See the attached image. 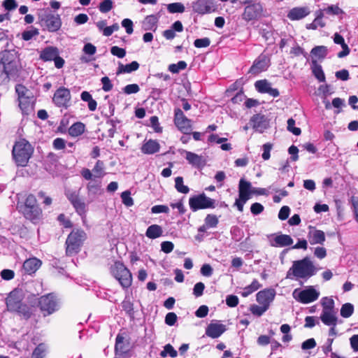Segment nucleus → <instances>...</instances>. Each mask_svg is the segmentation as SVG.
<instances>
[{
    "label": "nucleus",
    "instance_id": "1",
    "mask_svg": "<svg viewBox=\"0 0 358 358\" xmlns=\"http://www.w3.org/2000/svg\"><path fill=\"white\" fill-rule=\"evenodd\" d=\"M315 273V268L309 258L306 257L301 260L293 262L292 267L287 273V278L298 279L308 278Z\"/></svg>",
    "mask_w": 358,
    "mask_h": 358
},
{
    "label": "nucleus",
    "instance_id": "2",
    "mask_svg": "<svg viewBox=\"0 0 358 358\" xmlns=\"http://www.w3.org/2000/svg\"><path fill=\"white\" fill-rule=\"evenodd\" d=\"M13 157L18 166H25L33 153V148L25 139L17 141L13 148Z\"/></svg>",
    "mask_w": 358,
    "mask_h": 358
},
{
    "label": "nucleus",
    "instance_id": "3",
    "mask_svg": "<svg viewBox=\"0 0 358 358\" xmlns=\"http://www.w3.org/2000/svg\"><path fill=\"white\" fill-rule=\"evenodd\" d=\"M86 238L87 235L84 231L78 228L73 229L66 241V255L71 256L78 253Z\"/></svg>",
    "mask_w": 358,
    "mask_h": 358
},
{
    "label": "nucleus",
    "instance_id": "4",
    "mask_svg": "<svg viewBox=\"0 0 358 358\" xmlns=\"http://www.w3.org/2000/svg\"><path fill=\"white\" fill-rule=\"evenodd\" d=\"M3 71L8 77L16 75L19 69V58L15 50H5L0 53Z\"/></svg>",
    "mask_w": 358,
    "mask_h": 358
},
{
    "label": "nucleus",
    "instance_id": "5",
    "mask_svg": "<svg viewBox=\"0 0 358 358\" xmlns=\"http://www.w3.org/2000/svg\"><path fill=\"white\" fill-rule=\"evenodd\" d=\"M110 271L122 287L127 288L131 286L132 282L131 273L122 263L120 262H115L110 268Z\"/></svg>",
    "mask_w": 358,
    "mask_h": 358
},
{
    "label": "nucleus",
    "instance_id": "6",
    "mask_svg": "<svg viewBox=\"0 0 358 358\" xmlns=\"http://www.w3.org/2000/svg\"><path fill=\"white\" fill-rule=\"evenodd\" d=\"M292 296L296 301L307 304L316 301L320 296V292L314 287L308 286L304 289H295Z\"/></svg>",
    "mask_w": 358,
    "mask_h": 358
},
{
    "label": "nucleus",
    "instance_id": "7",
    "mask_svg": "<svg viewBox=\"0 0 358 358\" xmlns=\"http://www.w3.org/2000/svg\"><path fill=\"white\" fill-rule=\"evenodd\" d=\"M215 201L214 199L208 197L205 194H201L189 198V205L193 211L199 209L213 208Z\"/></svg>",
    "mask_w": 358,
    "mask_h": 358
},
{
    "label": "nucleus",
    "instance_id": "8",
    "mask_svg": "<svg viewBox=\"0 0 358 358\" xmlns=\"http://www.w3.org/2000/svg\"><path fill=\"white\" fill-rule=\"evenodd\" d=\"M238 199L236 200L235 205L241 212L243 210L244 204L250 199L251 183L244 179H241L238 185Z\"/></svg>",
    "mask_w": 358,
    "mask_h": 358
},
{
    "label": "nucleus",
    "instance_id": "9",
    "mask_svg": "<svg viewBox=\"0 0 358 358\" xmlns=\"http://www.w3.org/2000/svg\"><path fill=\"white\" fill-rule=\"evenodd\" d=\"M71 99L70 90L61 87L55 92L52 101L57 107L67 108L71 104Z\"/></svg>",
    "mask_w": 358,
    "mask_h": 358
},
{
    "label": "nucleus",
    "instance_id": "10",
    "mask_svg": "<svg viewBox=\"0 0 358 358\" xmlns=\"http://www.w3.org/2000/svg\"><path fill=\"white\" fill-rule=\"evenodd\" d=\"M192 10L199 15L210 13L216 10L215 0H196L192 3Z\"/></svg>",
    "mask_w": 358,
    "mask_h": 358
},
{
    "label": "nucleus",
    "instance_id": "11",
    "mask_svg": "<svg viewBox=\"0 0 358 358\" xmlns=\"http://www.w3.org/2000/svg\"><path fill=\"white\" fill-rule=\"evenodd\" d=\"M38 18L49 31H56L62 26V21L59 15L48 14L44 16L39 15Z\"/></svg>",
    "mask_w": 358,
    "mask_h": 358
},
{
    "label": "nucleus",
    "instance_id": "12",
    "mask_svg": "<svg viewBox=\"0 0 358 358\" xmlns=\"http://www.w3.org/2000/svg\"><path fill=\"white\" fill-rule=\"evenodd\" d=\"M263 13V6L260 3H252L247 6L243 13V19L246 21L259 18Z\"/></svg>",
    "mask_w": 358,
    "mask_h": 358
},
{
    "label": "nucleus",
    "instance_id": "13",
    "mask_svg": "<svg viewBox=\"0 0 358 358\" xmlns=\"http://www.w3.org/2000/svg\"><path fill=\"white\" fill-rule=\"evenodd\" d=\"M39 305L41 310L45 312L48 315L52 314L58 308V303L52 294L41 296L39 300Z\"/></svg>",
    "mask_w": 358,
    "mask_h": 358
},
{
    "label": "nucleus",
    "instance_id": "14",
    "mask_svg": "<svg viewBox=\"0 0 358 358\" xmlns=\"http://www.w3.org/2000/svg\"><path fill=\"white\" fill-rule=\"evenodd\" d=\"M174 121L177 127L184 134H188L191 131V120L185 116L180 108L175 110Z\"/></svg>",
    "mask_w": 358,
    "mask_h": 358
},
{
    "label": "nucleus",
    "instance_id": "15",
    "mask_svg": "<svg viewBox=\"0 0 358 358\" xmlns=\"http://www.w3.org/2000/svg\"><path fill=\"white\" fill-rule=\"evenodd\" d=\"M275 291L273 289H265L257 294V301L268 309L271 303L274 300Z\"/></svg>",
    "mask_w": 358,
    "mask_h": 358
},
{
    "label": "nucleus",
    "instance_id": "16",
    "mask_svg": "<svg viewBox=\"0 0 358 358\" xmlns=\"http://www.w3.org/2000/svg\"><path fill=\"white\" fill-rule=\"evenodd\" d=\"M269 66V59L266 55H261L254 62L249 72L252 74H258L267 69Z\"/></svg>",
    "mask_w": 358,
    "mask_h": 358
},
{
    "label": "nucleus",
    "instance_id": "17",
    "mask_svg": "<svg viewBox=\"0 0 358 358\" xmlns=\"http://www.w3.org/2000/svg\"><path fill=\"white\" fill-rule=\"evenodd\" d=\"M255 86L256 90L260 93H266L273 97H277L280 94L278 89L273 88L271 84L266 80L256 81Z\"/></svg>",
    "mask_w": 358,
    "mask_h": 358
},
{
    "label": "nucleus",
    "instance_id": "18",
    "mask_svg": "<svg viewBox=\"0 0 358 358\" xmlns=\"http://www.w3.org/2000/svg\"><path fill=\"white\" fill-rule=\"evenodd\" d=\"M226 331L224 324L219 322H212L206 328V334L212 338L220 337Z\"/></svg>",
    "mask_w": 358,
    "mask_h": 358
},
{
    "label": "nucleus",
    "instance_id": "19",
    "mask_svg": "<svg viewBox=\"0 0 358 358\" xmlns=\"http://www.w3.org/2000/svg\"><path fill=\"white\" fill-rule=\"evenodd\" d=\"M271 245L275 247H285L292 244V238L285 234H275L270 238Z\"/></svg>",
    "mask_w": 358,
    "mask_h": 358
},
{
    "label": "nucleus",
    "instance_id": "20",
    "mask_svg": "<svg viewBox=\"0 0 358 358\" xmlns=\"http://www.w3.org/2000/svg\"><path fill=\"white\" fill-rule=\"evenodd\" d=\"M308 238L311 245L322 244L325 241V235L322 231L310 227Z\"/></svg>",
    "mask_w": 358,
    "mask_h": 358
},
{
    "label": "nucleus",
    "instance_id": "21",
    "mask_svg": "<svg viewBox=\"0 0 358 358\" xmlns=\"http://www.w3.org/2000/svg\"><path fill=\"white\" fill-rule=\"evenodd\" d=\"M41 261L36 257L27 259L22 266V268L25 273H34L41 266Z\"/></svg>",
    "mask_w": 358,
    "mask_h": 358
},
{
    "label": "nucleus",
    "instance_id": "22",
    "mask_svg": "<svg viewBox=\"0 0 358 358\" xmlns=\"http://www.w3.org/2000/svg\"><path fill=\"white\" fill-rule=\"evenodd\" d=\"M20 211L27 220L31 222L38 220L42 216V210L40 207L21 209Z\"/></svg>",
    "mask_w": 358,
    "mask_h": 358
},
{
    "label": "nucleus",
    "instance_id": "23",
    "mask_svg": "<svg viewBox=\"0 0 358 358\" xmlns=\"http://www.w3.org/2000/svg\"><path fill=\"white\" fill-rule=\"evenodd\" d=\"M310 13V10L307 7H295L291 9L288 14L287 17L291 20H299Z\"/></svg>",
    "mask_w": 358,
    "mask_h": 358
},
{
    "label": "nucleus",
    "instance_id": "24",
    "mask_svg": "<svg viewBox=\"0 0 358 358\" xmlns=\"http://www.w3.org/2000/svg\"><path fill=\"white\" fill-rule=\"evenodd\" d=\"M185 158L190 164L197 168H202L206 164V161L203 156L192 152L187 151Z\"/></svg>",
    "mask_w": 358,
    "mask_h": 358
},
{
    "label": "nucleus",
    "instance_id": "25",
    "mask_svg": "<svg viewBox=\"0 0 358 358\" xmlns=\"http://www.w3.org/2000/svg\"><path fill=\"white\" fill-rule=\"evenodd\" d=\"M320 319L324 324L335 327L337 322L336 312V310L322 311Z\"/></svg>",
    "mask_w": 358,
    "mask_h": 358
},
{
    "label": "nucleus",
    "instance_id": "26",
    "mask_svg": "<svg viewBox=\"0 0 358 358\" xmlns=\"http://www.w3.org/2000/svg\"><path fill=\"white\" fill-rule=\"evenodd\" d=\"M159 148L158 142L150 139L143 144L141 151L144 154L152 155L158 152Z\"/></svg>",
    "mask_w": 358,
    "mask_h": 358
},
{
    "label": "nucleus",
    "instance_id": "27",
    "mask_svg": "<svg viewBox=\"0 0 358 358\" xmlns=\"http://www.w3.org/2000/svg\"><path fill=\"white\" fill-rule=\"evenodd\" d=\"M334 42L336 44L341 45V48L343 49L342 51H341L338 53V57L339 58H343L349 55L350 49H349L348 45L345 43V40L341 35H340L338 33H336L334 35Z\"/></svg>",
    "mask_w": 358,
    "mask_h": 358
},
{
    "label": "nucleus",
    "instance_id": "28",
    "mask_svg": "<svg viewBox=\"0 0 358 358\" xmlns=\"http://www.w3.org/2000/svg\"><path fill=\"white\" fill-rule=\"evenodd\" d=\"M59 55L58 49L55 47L50 46L45 48L40 55L41 59L43 61H52Z\"/></svg>",
    "mask_w": 358,
    "mask_h": 358
},
{
    "label": "nucleus",
    "instance_id": "29",
    "mask_svg": "<svg viewBox=\"0 0 358 358\" xmlns=\"http://www.w3.org/2000/svg\"><path fill=\"white\" fill-rule=\"evenodd\" d=\"M252 127L259 131H262L266 128V121L264 115L257 114L250 120Z\"/></svg>",
    "mask_w": 358,
    "mask_h": 358
},
{
    "label": "nucleus",
    "instance_id": "30",
    "mask_svg": "<svg viewBox=\"0 0 358 358\" xmlns=\"http://www.w3.org/2000/svg\"><path fill=\"white\" fill-rule=\"evenodd\" d=\"M138 68L139 64L136 61H134L131 63L126 65L120 63L117 71V74L119 75L122 73H129L132 71L138 70Z\"/></svg>",
    "mask_w": 358,
    "mask_h": 358
},
{
    "label": "nucleus",
    "instance_id": "31",
    "mask_svg": "<svg viewBox=\"0 0 358 358\" xmlns=\"http://www.w3.org/2000/svg\"><path fill=\"white\" fill-rule=\"evenodd\" d=\"M19 106L23 113L28 114L33 109L32 100L29 96L18 99Z\"/></svg>",
    "mask_w": 358,
    "mask_h": 358
},
{
    "label": "nucleus",
    "instance_id": "32",
    "mask_svg": "<svg viewBox=\"0 0 358 358\" xmlns=\"http://www.w3.org/2000/svg\"><path fill=\"white\" fill-rule=\"evenodd\" d=\"M311 69L313 71V73L320 82L325 81V76L324 71L322 69V66L317 64L316 59H312Z\"/></svg>",
    "mask_w": 358,
    "mask_h": 358
},
{
    "label": "nucleus",
    "instance_id": "33",
    "mask_svg": "<svg viewBox=\"0 0 358 358\" xmlns=\"http://www.w3.org/2000/svg\"><path fill=\"white\" fill-rule=\"evenodd\" d=\"M7 308L10 311H19L20 309V303L18 300L15 298V295L10 293L6 299Z\"/></svg>",
    "mask_w": 358,
    "mask_h": 358
},
{
    "label": "nucleus",
    "instance_id": "34",
    "mask_svg": "<svg viewBox=\"0 0 358 358\" xmlns=\"http://www.w3.org/2000/svg\"><path fill=\"white\" fill-rule=\"evenodd\" d=\"M310 53L313 57L312 59H322L327 55V48L324 45L316 46L312 49Z\"/></svg>",
    "mask_w": 358,
    "mask_h": 358
},
{
    "label": "nucleus",
    "instance_id": "35",
    "mask_svg": "<svg viewBox=\"0 0 358 358\" xmlns=\"http://www.w3.org/2000/svg\"><path fill=\"white\" fill-rule=\"evenodd\" d=\"M85 126L82 122H76L72 124L69 129L70 136L76 137L83 134L85 131Z\"/></svg>",
    "mask_w": 358,
    "mask_h": 358
},
{
    "label": "nucleus",
    "instance_id": "36",
    "mask_svg": "<svg viewBox=\"0 0 358 358\" xmlns=\"http://www.w3.org/2000/svg\"><path fill=\"white\" fill-rule=\"evenodd\" d=\"M145 234L150 238H157L162 236V229L159 225H150L148 228Z\"/></svg>",
    "mask_w": 358,
    "mask_h": 358
},
{
    "label": "nucleus",
    "instance_id": "37",
    "mask_svg": "<svg viewBox=\"0 0 358 358\" xmlns=\"http://www.w3.org/2000/svg\"><path fill=\"white\" fill-rule=\"evenodd\" d=\"M260 287L261 284L258 282V280H254L250 285L243 288V290L241 292V295L243 297H247Z\"/></svg>",
    "mask_w": 358,
    "mask_h": 358
},
{
    "label": "nucleus",
    "instance_id": "38",
    "mask_svg": "<svg viewBox=\"0 0 358 358\" xmlns=\"http://www.w3.org/2000/svg\"><path fill=\"white\" fill-rule=\"evenodd\" d=\"M95 178H102L105 176V164L103 161L98 160L92 169Z\"/></svg>",
    "mask_w": 358,
    "mask_h": 358
},
{
    "label": "nucleus",
    "instance_id": "39",
    "mask_svg": "<svg viewBox=\"0 0 358 358\" xmlns=\"http://www.w3.org/2000/svg\"><path fill=\"white\" fill-rule=\"evenodd\" d=\"M87 189L89 196H95L101 194V185L96 182H88L87 185Z\"/></svg>",
    "mask_w": 358,
    "mask_h": 358
},
{
    "label": "nucleus",
    "instance_id": "40",
    "mask_svg": "<svg viewBox=\"0 0 358 358\" xmlns=\"http://www.w3.org/2000/svg\"><path fill=\"white\" fill-rule=\"evenodd\" d=\"M127 348L124 344V338L123 336L118 334L116 338L115 351L118 355L124 354L127 352Z\"/></svg>",
    "mask_w": 358,
    "mask_h": 358
},
{
    "label": "nucleus",
    "instance_id": "41",
    "mask_svg": "<svg viewBox=\"0 0 358 358\" xmlns=\"http://www.w3.org/2000/svg\"><path fill=\"white\" fill-rule=\"evenodd\" d=\"M34 207H39L37 204V201L36 197L33 194H29L25 199L24 203L20 206V210L24 208H33Z\"/></svg>",
    "mask_w": 358,
    "mask_h": 358
},
{
    "label": "nucleus",
    "instance_id": "42",
    "mask_svg": "<svg viewBox=\"0 0 358 358\" xmlns=\"http://www.w3.org/2000/svg\"><path fill=\"white\" fill-rule=\"evenodd\" d=\"M157 18L152 15L147 16L143 21V27L145 30H150L156 27Z\"/></svg>",
    "mask_w": 358,
    "mask_h": 358
},
{
    "label": "nucleus",
    "instance_id": "43",
    "mask_svg": "<svg viewBox=\"0 0 358 358\" xmlns=\"http://www.w3.org/2000/svg\"><path fill=\"white\" fill-rule=\"evenodd\" d=\"M321 304L322 306V311L335 310L334 301L331 297H323L321 299Z\"/></svg>",
    "mask_w": 358,
    "mask_h": 358
},
{
    "label": "nucleus",
    "instance_id": "44",
    "mask_svg": "<svg viewBox=\"0 0 358 358\" xmlns=\"http://www.w3.org/2000/svg\"><path fill=\"white\" fill-rule=\"evenodd\" d=\"M167 10L171 13H182L185 11V6L180 2L169 3L167 6Z\"/></svg>",
    "mask_w": 358,
    "mask_h": 358
},
{
    "label": "nucleus",
    "instance_id": "45",
    "mask_svg": "<svg viewBox=\"0 0 358 358\" xmlns=\"http://www.w3.org/2000/svg\"><path fill=\"white\" fill-rule=\"evenodd\" d=\"M354 312V306L350 303L343 304L341 308V315L343 317H350Z\"/></svg>",
    "mask_w": 358,
    "mask_h": 358
},
{
    "label": "nucleus",
    "instance_id": "46",
    "mask_svg": "<svg viewBox=\"0 0 358 358\" xmlns=\"http://www.w3.org/2000/svg\"><path fill=\"white\" fill-rule=\"evenodd\" d=\"M46 350L45 345L39 344L34 350L31 358H43L45 356Z\"/></svg>",
    "mask_w": 358,
    "mask_h": 358
},
{
    "label": "nucleus",
    "instance_id": "47",
    "mask_svg": "<svg viewBox=\"0 0 358 358\" xmlns=\"http://www.w3.org/2000/svg\"><path fill=\"white\" fill-rule=\"evenodd\" d=\"M176 189L180 193L187 194L189 192V189L187 186L183 185V178L182 177H177L175 179Z\"/></svg>",
    "mask_w": 358,
    "mask_h": 358
},
{
    "label": "nucleus",
    "instance_id": "48",
    "mask_svg": "<svg viewBox=\"0 0 358 358\" xmlns=\"http://www.w3.org/2000/svg\"><path fill=\"white\" fill-rule=\"evenodd\" d=\"M168 355L171 357H176L178 355L177 351L173 348L171 344H167L164 346V350L160 352V355L163 357H166Z\"/></svg>",
    "mask_w": 358,
    "mask_h": 358
},
{
    "label": "nucleus",
    "instance_id": "49",
    "mask_svg": "<svg viewBox=\"0 0 358 358\" xmlns=\"http://www.w3.org/2000/svg\"><path fill=\"white\" fill-rule=\"evenodd\" d=\"M187 67V63L184 61H180L177 64H172L169 66V70L173 73H178L180 70Z\"/></svg>",
    "mask_w": 358,
    "mask_h": 358
},
{
    "label": "nucleus",
    "instance_id": "50",
    "mask_svg": "<svg viewBox=\"0 0 358 358\" xmlns=\"http://www.w3.org/2000/svg\"><path fill=\"white\" fill-rule=\"evenodd\" d=\"M72 204L79 214L85 213L87 205L80 198H78Z\"/></svg>",
    "mask_w": 358,
    "mask_h": 358
},
{
    "label": "nucleus",
    "instance_id": "51",
    "mask_svg": "<svg viewBox=\"0 0 358 358\" xmlns=\"http://www.w3.org/2000/svg\"><path fill=\"white\" fill-rule=\"evenodd\" d=\"M287 130L296 136H299L301 133V129L295 127V120L293 118H289L287 120Z\"/></svg>",
    "mask_w": 358,
    "mask_h": 358
},
{
    "label": "nucleus",
    "instance_id": "52",
    "mask_svg": "<svg viewBox=\"0 0 358 358\" xmlns=\"http://www.w3.org/2000/svg\"><path fill=\"white\" fill-rule=\"evenodd\" d=\"M121 199L122 200V203L128 207L133 206L134 201L131 197V192L128 190L123 192L121 194Z\"/></svg>",
    "mask_w": 358,
    "mask_h": 358
},
{
    "label": "nucleus",
    "instance_id": "53",
    "mask_svg": "<svg viewBox=\"0 0 358 358\" xmlns=\"http://www.w3.org/2000/svg\"><path fill=\"white\" fill-rule=\"evenodd\" d=\"M324 10L327 14L338 15L343 13V10L340 8L337 5H331L327 8H324Z\"/></svg>",
    "mask_w": 358,
    "mask_h": 358
},
{
    "label": "nucleus",
    "instance_id": "54",
    "mask_svg": "<svg viewBox=\"0 0 358 358\" xmlns=\"http://www.w3.org/2000/svg\"><path fill=\"white\" fill-rule=\"evenodd\" d=\"M113 8V1L111 0H103L99 5V10L103 13L109 12Z\"/></svg>",
    "mask_w": 358,
    "mask_h": 358
},
{
    "label": "nucleus",
    "instance_id": "55",
    "mask_svg": "<svg viewBox=\"0 0 358 358\" xmlns=\"http://www.w3.org/2000/svg\"><path fill=\"white\" fill-rule=\"evenodd\" d=\"M139 90L140 87L137 84H129L122 89L123 92L126 94H136L138 92Z\"/></svg>",
    "mask_w": 358,
    "mask_h": 358
},
{
    "label": "nucleus",
    "instance_id": "56",
    "mask_svg": "<svg viewBox=\"0 0 358 358\" xmlns=\"http://www.w3.org/2000/svg\"><path fill=\"white\" fill-rule=\"evenodd\" d=\"M268 310L267 308L262 305H252L250 307V311L253 315L261 316L264 313Z\"/></svg>",
    "mask_w": 358,
    "mask_h": 358
},
{
    "label": "nucleus",
    "instance_id": "57",
    "mask_svg": "<svg viewBox=\"0 0 358 358\" xmlns=\"http://www.w3.org/2000/svg\"><path fill=\"white\" fill-rule=\"evenodd\" d=\"M210 44V41L208 38H198L196 39L194 42V45L196 48H206L209 46Z\"/></svg>",
    "mask_w": 358,
    "mask_h": 358
},
{
    "label": "nucleus",
    "instance_id": "58",
    "mask_svg": "<svg viewBox=\"0 0 358 358\" xmlns=\"http://www.w3.org/2000/svg\"><path fill=\"white\" fill-rule=\"evenodd\" d=\"M110 52L118 58H123L126 55V50L118 46H113L110 49Z\"/></svg>",
    "mask_w": 358,
    "mask_h": 358
},
{
    "label": "nucleus",
    "instance_id": "59",
    "mask_svg": "<svg viewBox=\"0 0 358 358\" xmlns=\"http://www.w3.org/2000/svg\"><path fill=\"white\" fill-rule=\"evenodd\" d=\"M102 83V90L104 92H109L113 89V84L108 77L104 76L101 79Z\"/></svg>",
    "mask_w": 358,
    "mask_h": 358
},
{
    "label": "nucleus",
    "instance_id": "60",
    "mask_svg": "<svg viewBox=\"0 0 358 358\" xmlns=\"http://www.w3.org/2000/svg\"><path fill=\"white\" fill-rule=\"evenodd\" d=\"M38 30L37 29H33L31 30L24 31L22 34V37L24 41H29L34 36L38 35Z\"/></svg>",
    "mask_w": 358,
    "mask_h": 358
},
{
    "label": "nucleus",
    "instance_id": "61",
    "mask_svg": "<svg viewBox=\"0 0 358 358\" xmlns=\"http://www.w3.org/2000/svg\"><path fill=\"white\" fill-rule=\"evenodd\" d=\"M262 149H263L262 158L264 160L269 159V158L271 157L270 152L272 149V144L269 143H265L263 145Z\"/></svg>",
    "mask_w": 358,
    "mask_h": 358
},
{
    "label": "nucleus",
    "instance_id": "62",
    "mask_svg": "<svg viewBox=\"0 0 358 358\" xmlns=\"http://www.w3.org/2000/svg\"><path fill=\"white\" fill-rule=\"evenodd\" d=\"M177 315L174 313H169L165 317V323L169 326H173L177 321Z\"/></svg>",
    "mask_w": 358,
    "mask_h": 358
},
{
    "label": "nucleus",
    "instance_id": "63",
    "mask_svg": "<svg viewBox=\"0 0 358 358\" xmlns=\"http://www.w3.org/2000/svg\"><path fill=\"white\" fill-rule=\"evenodd\" d=\"M122 26L125 28L128 34H131L134 31L133 22L130 19H124L122 21Z\"/></svg>",
    "mask_w": 358,
    "mask_h": 358
},
{
    "label": "nucleus",
    "instance_id": "64",
    "mask_svg": "<svg viewBox=\"0 0 358 358\" xmlns=\"http://www.w3.org/2000/svg\"><path fill=\"white\" fill-rule=\"evenodd\" d=\"M289 212H290V208L288 206H282L280 208L279 213H278L279 219L281 220H285L289 217Z\"/></svg>",
    "mask_w": 358,
    "mask_h": 358
}]
</instances>
